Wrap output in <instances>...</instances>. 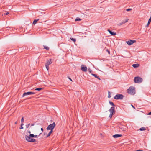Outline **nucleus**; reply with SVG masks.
I'll return each instance as SVG.
<instances>
[{"label": "nucleus", "mask_w": 151, "mask_h": 151, "mask_svg": "<svg viewBox=\"0 0 151 151\" xmlns=\"http://www.w3.org/2000/svg\"><path fill=\"white\" fill-rule=\"evenodd\" d=\"M135 88L133 86L130 87L127 90V92L129 94L133 95L135 93Z\"/></svg>", "instance_id": "f257e3e1"}, {"label": "nucleus", "mask_w": 151, "mask_h": 151, "mask_svg": "<svg viewBox=\"0 0 151 151\" xmlns=\"http://www.w3.org/2000/svg\"><path fill=\"white\" fill-rule=\"evenodd\" d=\"M56 126V124L55 122H53L52 124H50L47 128V130H48L50 129L51 131H53V129Z\"/></svg>", "instance_id": "f03ea898"}, {"label": "nucleus", "mask_w": 151, "mask_h": 151, "mask_svg": "<svg viewBox=\"0 0 151 151\" xmlns=\"http://www.w3.org/2000/svg\"><path fill=\"white\" fill-rule=\"evenodd\" d=\"M142 79L139 77H135L134 79V82L136 83H140L142 81Z\"/></svg>", "instance_id": "7ed1b4c3"}, {"label": "nucleus", "mask_w": 151, "mask_h": 151, "mask_svg": "<svg viewBox=\"0 0 151 151\" xmlns=\"http://www.w3.org/2000/svg\"><path fill=\"white\" fill-rule=\"evenodd\" d=\"M124 96L122 94H117L114 97V99H123Z\"/></svg>", "instance_id": "20e7f679"}, {"label": "nucleus", "mask_w": 151, "mask_h": 151, "mask_svg": "<svg viewBox=\"0 0 151 151\" xmlns=\"http://www.w3.org/2000/svg\"><path fill=\"white\" fill-rule=\"evenodd\" d=\"M35 93L33 92H24L22 95V97H24L26 95H29L31 94H34Z\"/></svg>", "instance_id": "39448f33"}, {"label": "nucleus", "mask_w": 151, "mask_h": 151, "mask_svg": "<svg viewBox=\"0 0 151 151\" xmlns=\"http://www.w3.org/2000/svg\"><path fill=\"white\" fill-rule=\"evenodd\" d=\"M81 70L84 72H86L87 70V67L83 65H82L81 66Z\"/></svg>", "instance_id": "423d86ee"}, {"label": "nucleus", "mask_w": 151, "mask_h": 151, "mask_svg": "<svg viewBox=\"0 0 151 151\" xmlns=\"http://www.w3.org/2000/svg\"><path fill=\"white\" fill-rule=\"evenodd\" d=\"M109 111L110 112V113L113 114H114L116 112L115 108L113 106L111 107L110 109H109Z\"/></svg>", "instance_id": "0eeeda50"}, {"label": "nucleus", "mask_w": 151, "mask_h": 151, "mask_svg": "<svg viewBox=\"0 0 151 151\" xmlns=\"http://www.w3.org/2000/svg\"><path fill=\"white\" fill-rule=\"evenodd\" d=\"M34 135L33 134H30L29 136L26 135L25 136L26 140H27L28 139H30L32 138H31L34 137Z\"/></svg>", "instance_id": "6e6552de"}, {"label": "nucleus", "mask_w": 151, "mask_h": 151, "mask_svg": "<svg viewBox=\"0 0 151 151\" xmlns=\"http://www.w3.org/2000/svg\"><path fill=\"white\" fill-rule=\"evenodd\" d=\"M136 42V40H130L127 41H126L127 43L129 45H130L133 44L134 43H135Z\"/></svg>", "instance_id": "1a4fd4ad"}, {"label": "nucleus", "mask_w": 151, "mask_h": 151, "mask_svg": "<svg viewBox=\"0 0 151 151\" xmlns=\"http://www.w3.org/2000/svg\"><path fill=\"white\" fill-rule=\"evenodd\" d=\"M52 63V62L51 59L47 60L46 63L45 64V65H47L49 66V65L51 64Z\"/></svg>", "instance_id": "9d476101"}, {"label": "nucleus", "mask_w": 151, "mask_h": 151, "mask_svg": "<svg viewBox=\"0 0 151 151\" xmlns=\"http://www.w3.org/2000/svg\"><path fill=\"white\" fill-rule=\"evenodd\" d=\"M128 20H129V19H127L125 21H123L121 23H119L118 24V25L119 26L121 25L122 24H123L126 23L128 21Z\"/></svg>", "instance_id": "9b49d317"}, {"label": "nucleus", "mask_w": 151, "mask_h": 151, "mask_svg": "<svg viewBox=\"0 0 151 151\" xmlns=\"http://www.w3.org/2000/svg\"><path fill=\"white\" fill-rule=\"evenodd\" d=\"M27 141L29 142H37V140L31 138L30 139H28L27 140H26Z\"/></svg>", "instance_id": "f8f14e48"}, {"label": "nucleus", "mask_w": 151, "mask_h": 151, "mask_svg": "<svg viewBox=\"0 0 151 151\" xmlns=\"http://www.w3.org/2000/svg\"><path fill=\"white\" fill-rule=\"evenodd\" d=\"M108 31L109 33L112 35L114 36L116 35V33L115 32H112V31H111L109 29H108Z\"/></svg>", "instance_id": "ddd939ff"}, {"label": "nucleus", "mask_w": 151, "mask_h": 151, "mask_svg": "<svg viewBox=\"0 0 151 151\" xmlns=\"http://www.w3.org/2000/svg\"><path fill=\"white\" fill-rule=\"evenodd\" d=\"M122 136V135L120 134H115L113 136V137L114 138H117L120 137H121Z\"/></svg>", "instance_id": "4468645a"}, {"label": "nucleus", "mask_w": 151, "mask_h": 151, "mask_svg": "<svg viewBox=\"0 0 151 151\" xmlns=\"http://www.w3.org/2000/svg\"><path fill=\"white\" fill-rule=\"evenodd\" d=\"M91 74L99 80H101L100 78L97 75L93 73H91Z\"/></svg>", "instance_id": "2eb2a0df"}, {"label": "nucleus", "mask_w": 151, "mask_h": 151, "mask_svg": "<svg viewBox=\"0 0 151 151\" xmlns=\"http://www.w3.org/2000/svg\"><path fill=\"white\" fill-rule=\"evenodd\" d=\"M139 64H133L132 65V66L134 68H137L139 67Z\"/></svg>", "instance_id": "dca6fc26"}, {"label": "nucleus", "mask_w": 151, "mask_h": 151, "mask_svg": "<svg viewBox=\"0 0 151 151\" xmlns=\"http://www.w3.org/2000/svg\"><path fill=\"white\" fill-rule=\"evenodd\" d=\"M53 131L50 130V131L48 133V134L47 135L46 137L47 138L49 136H50L51 134V133Z\"/></svg>", "instance_id": "f3484780"}, {"label": "nucleus", "mask_w": 151, "mask_h": 151, "mask_svg": "<svg viewBox=\"0 0 151 151\" xmlns=\"http://www.w3.org/2000/svg\"><path fill=\"white\" fill-rule=\"evenodd\" d=\"M38 20H39L38 19H35L33 22L32 24H34V25L38 21Z\"/></svg>", "instance_id": "a211bd4d"}, {"label": "nucleus", "mask_w": 151, "mask_h": 151, "mask_svg": "<svg viewBox=\"0 0 151 151\" xmlns=\"http://www.w3.org/2000/svg\"><path fill=\"white\" fill-rule=\"evenodd\" d=\"M70 39L73 42H75L76 41V39L75 38H70Z\"/></svg>", "instance_id": "6ab92c4d"}, {"label": "nucleus", "mask_w": 151, "mask_h": 151, "mask_svg": "<svg viewBox=\"0 0 151 151\" xmlns=\"http://www.w3.org/2000/svg\"><path fill=\"white\" fill-rule=\"evenodd\" d=\"M109 104L111 106H115V105H114V103L113 102H112L109 101Z\"/></svg>", "instance_id": "aec40b11"}, {"label": "nucleus", "mask_w": 151, "mask_h": 151, "mask_svg": "<svg viewBox=\"0 0 151 151\" xmlns=\"http://www.w3.org/2000/svg\"><path fill=\"white\" fill-rule=\"evenodd\" d=\"M81 20V19L77 17L75 19V21H78Z\"/></svg>", "instance_id": "412c9836"}, {"label": "nucleus", "mask_w": 151, "mask_h": 151, "mask_svg": "<svg viewBox=\"0 0 151 151\" xmlns=\"http://www.w3.org/2000/svg\"><path fill=\"white\" fill-rule=\"evenodd\" d=\"M44 48L46 49L47 50H48L49 49V48L47 46H43Z\"/></svg>", "instance_id": "4be33fe9"}, {"label": "nucleus", "mask_w": 151, "mask_h": 151, "mask_svg": "<svg viewBox=\"0 0 151 151\" xmlns=\"http://www.w3.org/2000/svg\"><path fill=\"white\" fill-rule=\"evenodd\" d=\"M146 129L144 127H142L140 128L139 130L140 131H143L145 130Z\"/></svg>", "instance_id": "5701e85b"}, {"label": "nucleus", "mask_w": 151, "mask_h": 151, "mask_svg": "<svg viewBox=\"0 0 151 151\" xmlns=\"http://www.w3.org/2000/svg\"><path fill=\"white\" fill-rule=\"evenodd\" d=\"M42 88H36L35 89V90L36 91H40V90L42 89Z\"/></svg>", "instance_id": "b1692460"}, {"label": "nucleus", "mask_w": 151, "mask_h": 151, "mask_svg": "<svg viewBox=\"0 0 151 151\" xmlns=\"http://www.w3.org/2000/svg\"><path fill=\"white\" fill-rule=\"evenodd\" d=\"M108 98H110L111 97V93L109 91H108Z\"/></svg>", "instance_id": "393cba45"}, {"label": "nucleus", "mask_w": 151, "mask_h": 151, "mask_svg": "<svg viewBox=\"0 0 151 151\" xmlns=\"http://www.w3.org/2000/svg\"><path fill=\"white\" fill-rule=\"evenodd\" d=\"M151 22V15L150 17L149 18V20L148 21V23L149 24H150V22Z\"/></svg>", "instance_id": "a878e982"}, {"label": "nucleus", "mask_w": 151, "mask_h": 151, "mask_svg": "<svg viewBox=\"0 0 151 151\" xmlns=\"http://www.w3.org/2000/svg\"><path fill=\"white\" fill-rule=\"evenodd\" d=\"M24 125V124L23 123H22L21 125V127L20 128V129H22L23 128L22 126Z\"/></svg>", "instance_id": "bb28decb"}, {"label": "nucleus", "mask_w": 151, "mask_h": 151, "mask_svg": "<svg viewBox=\"0 0 151 151\" xmlns=\"http://www.w3.org/2000/svg\"><path fill=\"white\" fill-rule=\"evenodd\" d=\"M21 122H22V123H23V122H24V119L23 117H22L21 119Z\"/></svg>", "instance_id": "cd10ccee"}, {"label": "nucleus", "mask_w": 151, "mask_h": 151, "mask_svg": "<svg viewBox=\"0 0 151 151\" xmlns=\"http://www.w3.org/2000/svg\"><path fill=\"white\" fill-rule=\"evenodd\" d=\"M45 66L46 67V69L48 71L49 70V66L47 65H45Z\"/></svg>", "instance_id": "c85d7f7f"}, {"label": "nucleus", "mask_w": 151, "mask_h": 151, "mask_svg": "<svg viewBox=\"0 0 151 151\" xmlns=\"http://www.w3.org/2000/svg\"><path fill=\"white\" fill-rule=\"evenodd\" d=\"M114 114H111V113H110V115H109V117L110 118H112V115H114Z\"/></svg>", "instance_id": "c756f323"}, {"label": "nucleus", "mask_w": 151, "mask_h": 151, "mask_svg": "<svg viewBox=\"0 0 151 151\" xmlns=\"http://www.w3.org/2000/svg\"><path fill=\"white\" fill-rule=\"evenodd\" d=\"M88 71L90 73H91L92 72V70L90 68L88 69Z\"/></svg>", "instance_id": "7c9ffc66"}, {"label": "nucleus", "mask_w": 151, "mask_h": 151, "mask_svg": "<svg viewBox=\"0 0 151 151\" xmlns=\"http://www.w3.org/2000/svg\"><path fill=\"white\" fill-rule=\"evenodd\" d=\"M132 10V9L129 8V9H127L126 11H129L130 10Z\"/></svg>", "instance_id": "2f4dec72"}, {"label": "nucleus", "mask_w": 151, "mask_h": 151, "mask_svg": "<svg viewBox=\"0 0 151 151\" xmlns=\"http://www.w3.org/2000/svg\"><path fill=\"white\" fill-rule=\"evenodd\" d=\"M106 51L108 52L109 54V55L110 54V52L109 50L108 49H106Z\"/></svg>", "instance_id": "473e14b6"}, {"label": "nucleus", "mask_w": 151, "mask_h": 151, "mask_svg": "<svg viewBox=\"0 0 151 151\" xmlns=\"http://www.w3.org/2000/svg\"><path fill=\"white\" fill-rule=\"evenodd\" d=\"M30 125V124L29 123L26 125V127L27 128H29Z\"/></svg>", "instance_id": "72a5a7b5"}, {"label": "nucleus", "mask_w": 151, "mask_h": 151, "mask_svg": "<svg viewBox=\"0 0 151 151\" xmlns=\"http://www.w3.org/2000/svg\"><path fill=\"white\" fill-rule=\"evenodd\" d=\"M38 137V136L36 135H34V137Z\"/></svg>", "instance_id": "f704fd0d"}, {"label": "nucleus", "mask_w": 151, "mask_h": 151, "mask_svg": "<svg viewBox=\"0 0 151 151\" xmlns=\"http://www.w3.org/2000/svg\"><path fill=\"white\" fill-rule=\"evenodd\" d=\"M149 24H149L148 23H147V24L145 26V27H148Z\"/></svg>", "instance_id": "c9c22d12"}, {"label": "nucleus", "mask_w": 151, "mask_h": 151, "mask_svg": "<svg viewBox=\"0 0 151 151\" xmlns=\"http://www.w3.org/2000/svg\"><path fill=\"white\" fill-rule=\"evenodd\" d=\"M143 151V150H136L135 151Z\"/></svg>", "instance_id": "e433bc0d"}, {"label": "nucleus", "mask_w": 151, "mask_h": 151, "mask_svg": "<svg viewBox=\"0 0 151 151\" xmlns=\"http://www.w3.org/2000/svg\"><path fill=\"white\" fill-rule=\"evenodd\" d=\"M148 115H151V111L148 114Z\"/></svg>", "instance_id": "4c0bfd02"}, {"label": "nucleus", "mask_w": 151, "mask_h": 151, "mask_svg": "<svg viewBox=\"0 0 151 151\" xmlns=\"http://www.w3.org/2000/svg\"><path fill=\"white\" fill-rule=\"evenodd\" d=\"M41 130L42 131V132H43V128H41Z\"/></svg>", "instance_id": "58836bf2"}, {"label": "nucleus", "mask_w": 151, "mask_h": 151, "mask_svg": "<svg viewBox=\"0 0 151 151\" xmlns=\"http://www.w3.org/2000/svg\"><path fill=\"white\" fill-rule=\"evenodd\" d=\"M9 14V13L8 12H6V13H5V15H8Z\"/></svg>", "instance_id": "ea45409f"}, {"label": "nucleus", "mask_w": 151, "mask_h": 151, "mask_svg": "<svg viewBox=\"0 0 151 151\" xmlns=\"http://www.w3.org/2000/svg\"><path fill=\"white\" fill-rule=\"evenodd\" d=\"M68 78L70 79V80L71 81H72V80L70 78V77H68Z\"/></svg>", "instance_id": "a19ab883"}, {"label": "nucleus", "mask_w": 151, "mask_h": 151, "mask_svg": "<svg viewBox=\"0 0 151 151\" xmlns=\"http://www.w3.org/2000/svg\"><path fill=\"white\" fill-rule=\"evenodd\" d=\"M34 124H32L31 125V126H34Z\"/></svg>", "instance_id": "79ce46f5"}, {"label": "nucleus", "mask_w": 151, "mask_h": 151, "mask_svg": "<svg viewBox=\"0 0 151 151\" xmlns=\"http://www.w3.org/2000/svg\"><path fill=\"white\" fill-rule=\"evenodd\" d=\"M28 133L29 134H30L31 133V131H30V130H29L28 132Z\"/></svg>", "instance_id": "37998d69"}, {"label": "nucleus", "mask_w": 151, "mask_h": 151, "mask_svg": "<svg viewBox=\"0 0 151 151\" xmlns=\"http://www.w3.org/2000/svg\"><path fill=\"white\" fill-rule=\"evenodd\" d=\"M131 106H132V107L134 109H135V107L132 105H131Z\"/></svg>", "instance_id": "c03bdc74"}, {"label": "nucleus", "mask_w": 151, "mask_h": 151, "mask_svg": "<svg viewBox=\"0 0 151 151\" xmlns=\"http://www.w3.org/2000/svg\"><path fill=\"white\" fill-rule=\"evenodd\" d=\"M17 124V122H15V124Z\"/></svg>", "instance_id": "a18cd8bd"}, {"label": "nucleus", "mask_w": 151, "mask_h": 151, "mask_svg": "<svg viewBox=\"0 0 151 151\" xmlns=\"http://www.w3.org/2000/svg\"><path fill=\"white\" fill-rule=\"evenodd\" d=\"M41 134V133H40L39 134V135H40Z\"/></svg>", "instance_id": "49530a36"}, {"label": "nucleus", "mask_w": 151, "mask_h": 151, "mask_svg": "<svg viewBox=\"0 0 151 151\" xmlns=\"http://www.w3.org/2000/svg\"><path fill=\"white\" fill-rule=\"evenodd\" d=\"M45 133H44V135H45Z\"/></svg>", "instance_id": "de8ad7c7"}]
</instances>
